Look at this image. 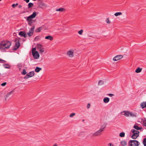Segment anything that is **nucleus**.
<instances>
[{
	"label": "nucleus",
	"mask_w": 146,
	"mask_h": 146,
	"mask_svg": "<svg viewBox=\"0 0 146 146\" xmlns=\"http://www.w3.org/2000/svg\"><path fill=\"white\" fill-rule=\"evenodd\" d=\"M11 44V42L10 41H2L0 43V50L2 52H5L10 47Z\"/></svg>",
	"instance_id": "nucleus-1"
},
{
	"label": "nucleus",
	"mask_w": 146,
	"mask_h": 146,
	"mask_svg": "<svg viewBox=\"0 0 146 146\" xmlns=\"http://www.w3.org/2000/svg\"><path fill=\"white\" fill-rule=\"evenodd\" d=\"M37 12L34 11L33 13L31 15L28 17H25L24 18L27 21H28L29 25H31L32 23V19L35 18Z\"/></svg>",
	"instance_id": "nucleus-2"
},
{
	"label": "nucleus",
	"mask_w": 146,
	"mask_h": 146,
	"mask_svg": "<svg viewBox=\"0 0 146 146\" xmlns=\"http://www.w3.org/2000/svg\"><path fill=\"white\" fill-rule=\"evenodd\" d=\"M32 53L33 56L35 59H38L39 58V54L38 52L36 50L35 48H32Z\"/></svg>",
	"instance_id": "nucleus-3"
},
{
	"label": "nucleus",
	"mask_w": 146,
	"mask_h": 146,
	"mask_svg": "<svg viewBox=\"0 0 146 146\" xmlns=\"http://www.w3.org/2000/svg\"><path fill=\"white\" fill-rule=\"evenodd\" d=\"M133 134L131 136V137L134 139H136L139 136V131L134 129H132L131 131Z\"/></svg>",
	"instance_id": "nucleus-4"
},
{
	"label": "nucleus",
	"mask_w": 146,
	"mask_h": 146,
	"mask_svg": "<svg viewBox=\"0 0 146 146\" xmlns=\"http://www.w3.org/2000/svg\"><path fill=\"white\" fill-rule=\"evenodd\" d=\"M140 143L135 140H130L129 142V146H138Z\"/></svg>",
	"instance_id": "nucleus-5"
},
{
	"label": "nucleus",
	"mask_w": 146,
	"mask_h": 146,
	"mask_svg": "<svg viewBox=\"0 0 146 146\" xmlns=\"http://www.w3.org/2000/svg\"><path fill=\"white\" fill-rule=\"evenodd\" d=\"M38 50L40 52L41 54H42L45 51V48L43 45L41 44H38L37 45Z\"/></svg>",
	"instance_id": "nucleus-6"
},
{
	"label": "nucleus",
	"mask_w": 146,
	"mask_h": 146,
	"mask_svg": "<svg viewBox=\"0 0 146 146\" xmlns=\"http://www.w3.org/2000/svg\"><path fill=\"white\" fill-rule=\"evenodd\" d=\"M74 50L72 48L70 49L67 52V55L70 58H72L74 56Z\"/></svg>",
	"instance_id": "nucleus-7"
},
{
	"label": "nucleus",
	"mask_w": 146,
	"mask_h": 146,
	"mask_svg": "<svg viewBox=\"0 0 146 146\" xmlns=\"http://www.w3.org/2000/svg\"><path fill=\"white\" fill-rule=\"evenodd\" d=\"M14 92V90H12L8 92L5 96V100H7L11 98L13 96V94Z\"/></svg>",
	"instance_id": "nucleus-8"
},
{
	"label": "nucleus",
	"mask_w": 146,
	"mask_h": 146,
	"mask_svg": "<svg viewBox=\"0 0 146 146\" xmlns=\"http://www.w3.org/2000/svg\"><path fill=\"white\" fill-rule=\"evenodd\" d=\"M35 27H33L29 29V31L27 33V34L29 36H31L33 35Z\"/></svg>",
	"instance_id": "nucleus-9"
},
{
	"label": "nucleus",
	"mask_w": 146,
	"mask_h": 146,
	"mask_svg": "<svg viewBox=\"0 0 146 146\" xmlns=\"http://www.w3.org/2000/svg\"><path fill=\"white\" fill-rule=\"evenodd\" d=\"M123 57V56L121 55H117L114 57L113 58V60L114 61H116L121 59Z\"/></svg>",
	"instance_id": "nucleus-10"
},
{
	"label": "nucleus",
	"mask_w": 146,
	"mask_h": 146,
	"mask_svg": "<svg viewBox=\"0 0 146 146\" xmlns=\"http://www.w3.org/2000/svg\"><path fill=\"white\" fill-rule=\"evenodd\" d=\"M102 132L99 129L94 133H93L92 135L93 136H97L101 135L102 133Z\"/></svg>",
	"instance_id": "nucleus-11"
},
{
	"label": "nucleus",
	"mask_w": 146,
	"mask_h": 146,
	"mask_svg": "<svg viewBox=\"0 0 146 146\" xmlns=\"http://www.w3.org/2000/svg\"><path fill=\"white\" fill-rule=\"evenodd\" d=\"M120 114L126 117H129V111H123L120 112Z\"/></svg>",
	"instance_id": "nucleus-12"
},
{
	"label": "nucleus",
	"mask_w": 146,
	"mask_h": 146,
	"mask_svg": "<svg viewBox=\"0 0 146 146\" xmlns=\"http://www.w3.org/2000/svg\"><path fill=\"white\" fill-rule=\"evenodd\" d=\"M20 45L19 42V41H17L16 42L15 45L14 49L16 50L18 49Z\"/></svg>",
	"instance_id": "nucleus-13"
},
{
	"label": "nucleus",
	"mask_w": 146,
	"mask_h": 146,
	"mask_svg": "<svg viewBox=\"0 0 146 146\" xmlns=\"http://www.w3.org/2000/svg\"><path fill=\"white\" fill-rule=\"evenodd\" d=\"M19 35L22 37L23 36L24 38H26L27 37L25 32L24 31L20 32L19 33Z\"/></svg>",
	"instance_id": "nucleus-14"
},
{
	"label": "nucleus",
	"mask_w": 146,
	"mask_h": 146,
	"mask_svg": "<svg viewBox=\"0 0 146 146\" xmlns=\"http://www.w3.org/2000/svg\"><path fill=\"white\" fill-rule=\"evenodd\" d=\"M35 73L34 71H32L29 72L27 74V75L29 78L35 75Z\"/></svg>",
	"instance_id": "nucleus-15"
},
{
	"label": "nucleus",
	"mask_w": 146,
	"mask_h": 146,
	"mask_svg": "<svg viewBox=\"0 0 146 146\" xmlns=\"http://www.w3.org/2000/svg\"><path fill=\"white\" fill-rule=\"evenodd\" d=\"M40 7L42 8H46L47 7V5L44 3L41 2L40 3Z\"/></svg>",
	"instance_id": "nucleus-16"
},
{
	"label": "nucleus",
	"mask_w": 146,
	"mask_h": 146,
	"mask_svg": "<svg viewBox=\"0 0 146 146\" xmlns=\"http://www.w3.org/2000/svg\"><path fill=\"white\" fill-rule=\"evenodd\" d=\"M129 116L136 117L137 116V114L135 113L129 111Z\"/></svg>",
	"instance_id": "nucleus-17"
},
{
	"label": "nucleus",
	"mask_w": 146,
	"mask_h": 146,
	"mask_svg": "<svg viewBox=\"0 0 146 146\" xmlns=\"http://www.w3.org/2000/svg\"><path fill=\"white\" fill-rule=\"evenodd\" d=\"M120 144L122 146H125L127 144V141L125 140H123L121 141Z\"/></svg>",
	"instance_id": "nucleus-18"
},
{
	"label": "nucleus",
	"mask_w": 146,
	"mask_h": 146,
	"mask_svg": "<svg viewBox=\"0 0 146 146\" xmlns=\"http://www.w3.org/2000/svg\"><path fill=\"white\" fill-rule=\"evenodd\" d=\"M3 66L5 68L9 69L10 67V65L8 64H3Z\"/></svg>",
	"instance_id": "nucleus-19"
},
{
	"label": "nucleus",
	"mask_w": 146,
	"mask_h": 146,
	"mask_svg": "<svg viewBox=\"0 0 146 146\" xmlns=\"http://www.w3.org/2000/svg\"><path fill=\"white\" fill-rule=\"evenodd\" d=\"M110 101V99L108 97H105L103 99L104 102L105 103H108Z\"/></svg>",
	"instance_id": "nucleus-20"
},
{
	"label": "nucleus",
	"mask_w": 146,
	"mask_h": 146,
	"mask_svg": "<svg viewBox=\"0 0 146 146\" xmlns=\"http://www.w3.org/2000/svg\"><path fill=\"white\" fill-rule=\"evenodd\" d=\"M140 106L142 108H144L146 107V102H143L140 104Z\"/></svg>",
	"instance_id": "nucleus-21"
},
{
	"label": "nucleus",
	"mask_w": 146,
	"mask_h": 146,
	"mask_svg": "<svg viewBox=\"0 0 146 146\" xmlns=\"http://www.w3.org/2000/svg\"><path fill=\"white\" fill-rule=\"evenodd\" d=\"M105 127L106 125L105 124H103L100 126L99 130L103 132Z\"/></svg>",
	"instance_id": "nucleus-22"
},
{
	"label": "nucleus",
	"mask_w": 146,
	"mask_h": 146,
	"mask_svg": "<svg viewBox=\"0 0 146 146\" xmlns=\"http://www.w3.org/2000/svg\"><path fill=\"white\" fill-rule=\"evenodd\" d=\"M45 39H48L50 40H52L53 39L52 37L50 35L47 36L45 37Z\"/></svg>",
	"instance_id": "nucleus-23"
},
{
	"label": "nucleus",
	"mask_w": 146,
	"mask_h": 146,
	"mask_svg": "<svg viewBox=\"0 0 146 146\" xmlns=\"http://www.w3.org/2000/svg\"><path fill=\"white\" fill-rule=\"evenodd\" d=\"M133 127L137 130H141L142 129L141 127H139L137 125H135L133 126Z\"/></svg>",
	"instance_id": "nucleus-24"
},
{
	"label": "nucleus",
	"mask_w": 146,
	"mask_h": 146,
	"mask_svg": "<svg viewBox=\"0 0 146 146\" xmlns=\"http://www.w3.org/2000/svg\"><path fill=\"white\" fill-rule=\"evenodd\" d=\"M42 69L41 68L37 67L35 69V72H39Z\"/></svg>",
	"instance_id": "nucleus-25"
},
{
	"label": "nucleus",
	"mask_w": 146,
	"mask_h": 146,
	"mask_svg": "<svg viewBox=\"0 0 146 146\" xmlns=\"http://www.w3.org/2000/svg\"><path fill=\"white\" fill-rule=\"evenodd\" d=\"M142 70V68H137L135 71V72L137 73H139L141 72Z\"/></svg>",
	"instance_id": "nucleus-26"
},
{
	"label": "nucleus",
	"mask_w": 146,
	"mask_h": 146,
	"mask_svg": "<svg viewBox=\"0 0 146 146\" xmlns=\"http://www.w3.org/2000/svg\"><path fill=\"white\" fill-rule=\"evenodd\" d=\"M41 36H37L35 38V40L36 41H38L41 39Z\"/></svg>",
	"instance_id": "nucleus-27"
},
{
	"label": "nucleus",
	"mask_w": 146,
	"mask_h": 146,
	"mask_svg": "<svg viewBox=\"0 0 146 146\" xmlns=\"http://www.w3.org/2000/svg\"><path fill=\"white\" fill-rule=\"evenodd\" d=\"M64 10V9L63 8H61L59 9H56V11H60L62 12Z\"/></svg>",
	"instance_id": "nucleus-28"
},
{
	"label": "nucleus",
	"mask_w": 146,
	"mask_h": 146,
	"mask_svg": "<svg viewBox=\"0 0 146 146\" xmlns=\"http://www.w3.org/2000/svg\"><path fill=\"white\" fill-rule=\"evenodd\" d=\"M122 14V13L121 12H118L114 14V15L115 16H117L119 15H120Z\"/></svg>",
	"instance_id": "nucleus-29"
},
{
	"label": "nucleus",
	"mask_w": 146,
	"mask_h": 146,
	"mask_svg": "<svg viewBox=\"0 0 146 146\" xmlns=\"http://www.w3.org/2000/svg\"><path fill=\"white\" fill-rule=\"evenodd\" d=\"M33 6V4L31 3H30L28 4V7L29 8H31Z\"/></svg>",
	"instance_id": "nucleus-30"
},
{
	"label": "nucleus",
	"mask_w": 146,
	"mask_h": 146,
	"mask_svg": "<svg viewBox=\"0 0 146 146\" xmlns=\"http://www.w3.org/2000/svg\"><path fill=\"white\" fill-rule=\"evenodd\" d=\"M104 83V81L102 80H100L98 82V85L101 86Z\"/></svg>",
	"instance_id": "nucleus-31"
},
{
	"label": "nucleus",
	"mask_w": 146,
	"mask_h": 146,
	"mask_svg": "<svg viewBox=\"0 0 146 146\" xmlns=\"http://www.w3.org/2000/svg\"><path fill=\"white\" fill-rule=\"evenodd\" d=\"M125 133L124 132L120 133L119 134V136L121 137H123L125 136Z\"/></svg>",
	"instance_id": "nucleus-32"
},
{
	"label": "nucleus",
	"mask_w": 146,
	"mask_h": 146,
	"mask_svg": "<svg viewBox=\"0 0 146 146\" xmlns=\"http://www.w3.org/2000/svg\"><path fill=\"white\" fill-rule=\"evenodd\" d=\"M42 29V27H39L36 30V31L37 32H40V31Z\"/></svg>",
	"instance_id": "nucleus-33"
},
{
	"label": "nucleus",
	"mask_w": 146,
	"mask_h": 146,
	"mask_svg": "<svg viewBox=\"0 0 146 146\" xmlns=\"http://www.w3.org/2000/svg\"><path fill=\"white\" fill-rule=\"evenodd\" d=\"M5 62H7L6 61L0 58V63H4Z\"/></svg>",
	"instance_id": "nucleus-34"
},
{
	"label": "nucleus",
	"mask_w": 146,
	"mask_h": 146,
	"mask_svg": "<svg viewBox=\"0 0 146 146\" xmlns=\"http://www.w3.org/2000/svg\"><path fill=\"white\" fill-rule=\"evenodd\" d=\"M22 74L25 75L27 74L26 70L25 69H23L22 72H21Z\"/></svg>",
	"instance_id": "nucleus-35"
},
{
	"label": "nucleus",
	"mask_w": 146,
	"mask_h": 146,
	"mask_svg": "<svg viewBox=\"0 0 146 146\" xmlns=\"http://www.w3.org/2000/svg\"><path fill=\"white\" fill-rule=\"evenodd\" d=\"M143 125L146 127V119H145L143 121Z\"/></svg>",
	"instance_id": "nucleus-36"
},
{
	"label": "nucleus",
	"mask_w": 146,
	"mask_h": 146,
	"mask_svg": "<svg viewBox=\"0 0 146 146\" xmlns=\"http://www.w3.org/2000/svg\"><path fill=\"white\" fill-rule=\"evenodd\" d=\"M143 144L144 146H146V138L144 139L143 141Z\"/></svg>",
	"instance_id": "nucleus-37"
},
{
	"label": "nucleus",
	"mask_w": 146,
	"mask_h": 146,
	"mask_svg": "<svg viewBox=\"0 0 146 146\" xmlns=\"http://www.w3.org/2000/svg\"><path fill=\"white\" fill-rule=\"evenodd\" d=\"M83 32V30L82 29H81L80 30V31H79L78 32V33L80 35H82V33Z\"/></svg>",
	"instance_id": "nucleus-38"
},
{
	"label": "nucleus",
	"mask_w": 146,
	"mask_h": 146,
	"mask_svg": "<svg viewBox=\"0 0 146 146\" xmlns=\"http://www.w3.org/2000/svg\"><path fill=\"white\" fill-rule=\"evenodd\" d=\"M18 3H16V4H13L12 5V7L13 8H15L16 6L18 5Z\"/></svg>",
	"instance_id": "nucleus-39"
},
{
	"label": "nucleus",
	"mask_w": 146,
	"mask_h": 146,
	"mask_svg": "<svg viewBox=\"0 0 146 146\" xmlns=\"http://www.w3.org/2000/svg\"><path fill=\"white\" fill-rule=\"evenodd\" d=\"M106 22L108 24H110V22L109 21V19L108 18H107L106 20Z\"/></svg>",
	"instance_id": "nucleus-40"
},
{
	"label": "nucleus",
	"mask_w": 146,
	"mask_h": 146,
	"mask_svg": "<svg viewBox=\"0 0 146 146\" xmlns=\"http://www.w3.org/2000/svg\"><path fill=\"white\" fill-rule=\"evenodd\" d=\"M75 114L74 113H72L69 116L70 117H72L75 115Z\"/></svg>",
	"instance_id": "nucleus-41"
},
{
	"label": "nucleus",
	"mask_w": 146,
	"mask_h": 146,
	"mask_svg": "<svg viewBox=\"0 0 146 146\" xmlns=\"http://www.w3.org/2000/svg\"><path fill=\"white\" fill-rule=\"evenodd\" d=\"M107 95L110 97H112L114 96V94H107Z\"/></svg>",
	"instance_id": "nucleus-42"
},
{
	"label": "nucleus",
	"mask_w": 146,
	"mask_h": 146,
	"mask_svg": "<svg viewBox=\"0 0 146 146\" xmlns=\"http://www.w3.org/2000/svg\"><path fill=\"white\" fill-rule=\"evenodd\" d=\"M95 36L96 38H100V36H98V34H96L95 35Z\"/></svg>",
	"instance_id": "nucleus-43"
},
{
	"label": "nucleus",
	"mask_w": 146,
	"mask_h": 146,
	"mask_svg": "<svg viewBox=\"0 0 146 146\" xmlns=\"http://www.w3.org/2000/svg\"><path fill=\"white\" fill-rule=\"evenodd\" d=\"M6 84H7L6 82H4V83H2L1 85V86H4L6 85Z\"/></svg>",
	"instance_id": "nucleus-44"
},
{
	"label": "nucleus",
	"mask_w": 146,
	"mask_h": 146,
	"mask_svg": "<svg viewBox=\"0 0 146 146\" xmlns=\"http://www.w3.org/2000/svg\"><path fill=\"white\" fill-rule=\"evenodd\" d=\"M90 104L88 103L87 104V108L89 109L90 108Z\"/></svg>",
	"instance_id": "nucleus-45"
},
{
	"label": "nucleus",
	"mask_w": 146,
	"mask_h": 146,
	"mask_svg": "<svg viewBox=\"0 0 146 146\" xmlns=\"http://www.w3.org/2000/svg\"><path fill=\"white\" fill-rule=\"evenodd\" d=\"M29 78V76H28L27 75V74L26 75V76L25 77H24V78L25 79H27L28 78Z\"/></svg>",
	"instance_id": "nucleus-46"
},
{
	"label": "nucleus",
	"mask_w": 146,
	"mask_h": 146,
	"mask_svg": "<svg viewBox=\"0 0 146 146\" xmlns=\"http://www.w3.org/2000/svg\"><path fill=\"white\" fill-rule=\"evenodd\" d=\"M24 1H25L27 3H28L29 1V0H24Z\"/></svg>",
	"instance_id": "nucleus-47"
},
{
	"label": "nucleus",
	"mask_w": 146,
	"mask_h": 146,
	"mask_svg": "<svg viewBox=\"0 0 146 146\" xmlns=\"http://www.w3.org/2000/svg\"><path fill=\"white\" fill-rule=\"evenodd\" d=\"M109 145L110 146H113V145L111 143H110Z\"/></svg>",
	"instance_id": "nucleus-48"
},
{
	"label": "nucleus",
	"mask_w": 146,
	"mask_h": 146,
	"mask_svg": "<svg viewBox=\"0 0 146 146\" xmlns=\"http://www.w3.org/2000/svg\"><path fill=\"white\" fill-rule=\"evenodd\" d=\"M21 7H22V6H21V5H19V8H21Z\"/></svg>",
	"instance_id": "nucleus-49"
},
{
	"label": "nucleus",
	"mask_w": 146,
	"mask_h": 146,
	"mask_svg": "<svg viewBox=\"0 0 146 146\" xmlns=\"http://www.w3.org/2000/svg\"><path fill=\"white\" fill-rule=\"evenodd\" d=\"M52 146H57V145L56 144H54V145H53Z\"/></svg>",
	"instance_id": "nucleus-50"
},
{
	"label": "nucleus",
	"mask_w": 146,
	"mask_h": 146,
	"mask_svg": "<svg viewBox=\"0 0 146 146\" xmlns=\"http://www.w3.org/2000/svg\"><path fill=\"white\" fill-rule=\"evenodd\" d=\"M33 1H36V0H33Z\"/></svg>",
	"instance_id": "nucleus-51"
},
{
	"label": "nucleus",
	"mask_w": 146,
	"mask_h": 146,
	"mask_svg": "<svg viewBox=\"0 0 146 146\" xmlns=\"http://www.w3.org/2000/svg\"><path fill=\"white\" fill-rule=\"evenodd\" d=\"M57 30H60V29H58Z\"/></svg>",
	"instance_id": "nucleus-52"
},
{
	"label": "nucleus",
	"mask_w": 146,
	"mask_h": 146,
	"mask_svg": "<svg viewBox=\"0 0 146 146\" xmlns=\"http://www.w3.org/2000/svg\"><path fill=\"white\" fill-rule=\"evenodd\" d=\"M1 0H0V1H1Z\"/></svg>",
	"instance_id": "nucleus-53"
}]
</instances>
